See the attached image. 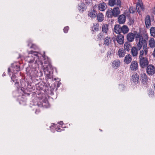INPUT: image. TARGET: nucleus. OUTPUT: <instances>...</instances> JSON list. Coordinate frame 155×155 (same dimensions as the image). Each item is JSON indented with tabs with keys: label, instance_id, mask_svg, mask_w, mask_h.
Wrapping results in <instances>:
<instances>
[{
	"label": "nucleus",
	"instance_id": "1",
	"mask_svg": "<svg viewBox=\"0 0 155 155\" xmlns=\"http://www.w3.org/2000/svg\"><path fill=\"white\" fill-rule=\"evenodd\" d=\"M136 40L138 39V41L137 45V48L138 50H140L142 47H143V51L145 52V55H146L148 54V48L147 42L149 39L148 36L147 34H141L137 33L135 36Z\"/></svg>",
	"mask_w": 155,
	"mask_h": 155
},
{
	"label": "nucleus",
	"instance_id": "2",
	"mask_svg": "<svg viewBox=\"0 0 155 155\" xmlns=\"http://www.w3.org/2000/svg\"><path fill=\"white\" fill-rule=\"evenodd\" d=\"M28 54L29 55L25 58V60L29 64L33 62L34 60H35V64H37L38 66L40 64L41 65L42 64L41 61H40L39 59V56L38 55L39 53L36 51H31L28 52Z\"/></svg>",
	"mask_w": 155,
	"mask_h": 155
},
{
	"label": "nucleus",
	"instance_id": "3",
	"mask_svg": "<svg viewBox=\"0 0 155 155\" xmlns=\"http://www.w3.org/2000/svg\"><path fill=\"white\" fill-rule=\"evenodd\" d=\"M144 54H145V52L142 50H140L139 55L140 65L142 68L146 67L148 65L149 63L148 58L143 56Z\"/></svg>",
	"mask_w": 155,
	"mask_h": 155
},
{
	"label": "nucleus",
	"instance_id": "4",
	"mask_svg": "<svg viewBox=\"0 0 155 155\" xmlns=\"http://www.w3.org/2000/svg\"><path fill=\"white\" fill-rule=\"evenodd\" d=\"M44 71L47 79H51L52 78L53 69L50 64H49L46 68L44 69Z\"/></svg>",
	"mask_w": 155,
	"mask_h": 155
},
{
	"label": "nucleus",
	"instance_id": "5",
	"mask_svg": "<svg viewBox=\"0 0 155 155\" xmlns=\"http://www.w3.org/2000/svg\"><path fill=\"white\" fill-rule=\"evenodd\" d=\"M20 67L19 65L17 64L16 63H14L12 64V66L10 68H9L8 69V72L10 75L11 74H10V71L11 70L12 72V73L15 74L17 73V72L20 70Z\"/></svg>",
	"mask_w": 155,
	"mask_h": 155
},
{
	"label": "nucleus",
	"instance_id": "6",
	"mask_svg": "<svg viewBox=\"0 0 155 155\" xmlns=\"http://www.w3.org/2000/svg\"><path fill=\"white\" fill-rule=\"evenodd\" d=\"M146 72L149 75L152 76L155 73V67L152 64L147 66Z\"/></svg>",
	"mask_w": 155,
	"mask_h": 155
},
{
	"label": "nucleus",
	"instance_id": "7",
	"mask_svg": "<svg viewBox=\"0 0 155 155\" xmlns=\"http://www.w3.org/2000/svg\"><path fill=\"white\" fill-rule=\"evenodd\" d=\"M139 65L138 62L135 61H133L131 63L130 69L131 71H135L138 70Z\"/></svg>",
	"mask_w": 155,
	"mask_h": 155
},
{
	"label": "nucleus",
	"instance_id": "8",
	"mask_svg": "<svg viewBox=\"0 0 155 155\" xmlns=\"http://www.w3.org/2000/svg\"><path fill=\"white\" fill-rule=\"evenodd\" d=\"M116 40L119 44L122 45L124 42V37L122 35L119 34L116 36Z\"/></svg>",
	"mask_w": 155,
	"mask_h": 155
},
{
	"label": "nucleus",
	"instance_id": "9",
	"mask_svg": "<svg viewBox=\"0 0 155 155\" xmlns=\"http://www.w3.org/2000/svg\"><path fill=\"white\" fill-rule=\"evenodd\" d=\"M136 35L132 32H130L127 34V39L129 42H133L135 36Z\"/></svg>",
	"mask_w": 155,
	"mask_h": 155
},
{
	"label": "nucleus",
	"instance_id": "10",
	"mask_svg": "<svg viewBox=\"0 0 155 155\" xmlns=\"http://www.w3.org/2000/svg\"><path fill=\"white\" fill-rule=\"evenodd\" d=\"M120 65V61L118 59L114 60L112 62V67L114 69H117Z\"/></svg>",
	"mask_w": 155,
	"mask_h": 155
},
{
	"label": "nucleus",
	"instance_id": "11",
	"mask_svg": "<svg viewBox=\"0 0 155 155\" xmlns=\"http://www.w3.org/2000/svg\"><path fill=\"white\" fill-rule=\"evenodd\" d=\"M131 80L136 84L139 82V75L137 73L134 74L131 76Z\"/></svg>",
	"mask_w": 155,
	"mask_h": 155
},
{
	"label": "nucleus",
	"instance_id": "12",
	"mask_svg": "<svg viewBox=\"0 0 155 155\" xmlns=\"http://www.w3.org/2000/svg\"><path fill=\"white\" fill-rule=\"evenodd\" d=\"M112 42V40L110 37L108 36L106 37L104 39V45L109 46Z\"/></svg>",
	"mask_w": 155,
	"mask_h": 155
},
{
	"label": "nucleus",
	"instance_id": "13",
	"mask_svg": "<svg viewBox=\"0 0 155 155\" xmlns=\"http://www.w3.org/2000/svg\"><path fill=\"white\" fill-rule=\"evenodd\" d=\"M145 23L147 28H149L151 25L150 17L149 15H147L145 19Z\"/></svg>",
	"mask_w": 155,
	"mask_h": 155
},
{
	"label": "nucleus",
	"instance_id": "14",
	"mask_svg": "<svg viewBox=\"0 0 155 155\" xmlns=\"http://www.w3.org/2000/svg\"><path fill=\"white\" fill-rule=\"evenodd\" d=\"M35 68H33L30 69V68H27L26 69V72L28 74L30 75L31 77H35Z\"/></svg>",
	"mask_w": 155,
	"mask_h": 155
},
{
	"label": "nucleus",
	"instance_id": "15",
	"mask_svg": "<svg viewBox=\"0 0 155 155\" xmlns=\"http://www.w3.org/2000/svg\"><path fill=\"white\" fill-rule=\"evenodd\" d=\"M109 25L107 24H104L102 27V31L104 34H107L109 30Z\"/></svg>",
	"mask_w": 155,
	"mask_h": 155
},
{
	"label": "nucleus",
	"instance_id": "16",
	"mask_svg": "<svg viewBox=\"0 0 155 155\" xmlns=\"http://www.w3.org/2000/svg\"><path fill=\"white\" fill-rule=\"evenodd\" d=\"M125 54V50L122 48H120L117 52V55L120 58H122L124 57Z\"/></svg>",
	"mask_w": 155,
	"mask_h": 155
},
{
	"label": "nucleus",
	"instance_id": "17",
	"mask_svg": "<svg viewBox=\"0 0 155 155\" xmlns=\"http://www.w3.org/2000/svg\"><path fill=\"white\" fill-rule=\"evenodd\" d=\"M114 31L117 34H120L121 32V27L119 25H116L114 26Z\"/></svg>",
	"mask_w": 155,
	"mask_h": 155
},
{
	"label": "nucleus",
	"instance_id": "18",
	"mask_svg": "<svg viewBox=\"0 0 155 155\" xmlns=\"http://www.w3.org/2000/svg\"><path fill=\"white\" fill-rule=\"evenodd\" d=\"M140 78L143 83H146L147 82V77L145 73H143L141 74Z\"/></svg>",
	"mask_w": 155,
	"mask_h": 155
},
{
	"label": "nucleus",
	"instance_id": "19",
	"mask_svg": "<svg viewBox=\"0 0 155 155\" xmlns=\"http://www.w3.org/2000/svg\"><path fill=\"white\" fill-rule=\"evenodd\" d=\"M148 46L152 48H155V40L153 38H151L149 41Z\"/></svg>",
	"mask_w": 155,
	"mask_h": 155
},
{
	"label": "nucleus",
	"instance_id": "20",
	"mask_svg": "<svg viewBox=\"0 0 155 155\" xmlns=\"http://www.w3.org/2000/svg\"><path fill=\"white\" fill-rule=\"evenodd\" d=\"M132 60V58L131 55L128 54L125 56L124 61L125 63L128 64L131 62Z\"/></svg>",
	"mask_w": 155,
	"mask_h": 155
},
{
	"label": "nucleus",
	"instance_id": "21",
	"mask_svg": "<svg viewBox=\"0 0 155 155\" xmlns=\"http://www.w3.org/2000/svg\"><path fill=\"white\" fill-rule=\"evenodd\" d=\"M126 21V17L124 15H121L118 18V21L120 24H123Z\"/></svg>",
	"mask_w": 155,
	"mask_h": 155
},
{
	"label": "nucleus",
	"instance_id": "22",
	"mask_svg": "<svg viewBox=\"0 0 155 155\" xmlns=\"http://www.w3.org/2000/svg\"><path fill=\"white\" fill-rule=\"evenodd\" d=\"M98 8L100 10L103 11L107 8V5L104 2H101L98 5Z\"/></svg>",
	"mask_w": 155,
	"mask_h": 155
},
{
	"label": "nucleus",
	"instance_id": "23",
	"mask_svg": "<svg viewBox=\"0 0 155 155\" xmlns=\"http://www.w3.org/2000/svg\"><path fill=\"white\" fill-rule=\"evenodd\" d=\"M113 16L117 17L120 13L119 8L118 7L114 8L112 9Z\"/></svg>",
	"mask_w": 155,
	"mask_h": 155
},
{
	"label": "nucleus",
	"instance_id": "24",
	"mask_svg": "<svg viewBox=\"0 0 155 155\" xmlns=\"http://www.w3.org/2000/svg\"><path fill=\"white\" fill-rule=\"evenodd\" d=\"M78 8L80 11L83 12L86 10V7L85 4L82 3L78 5Z\"/></svg>",
	"mask_w": 155,
	"mask_h": 155
},
{
	"label": "nucleus",
	"instance_id": "25",
	"mask_svg": "<svg viewBox=\"0 0 155 155\" xmlns=\"http://www.w3.org/2000/svg\"><path fill=\"white\" fill-rule=\"evenodd\" d=\"M138 49L137 47H133L132 48L131 50V53L133 56H136L138 54L137 50Z\"/></svg>",
	"mask_w": 155,
	"mask_h": 155
},
{
	"label": "nucleus",
	"instance_id": "26",
	"mask_svg": "<svg viewBox=\"0 0 155 155\" xmlns=\"http://www.w3.org/2000/svg\"><path fill=\"white\" fill-rule=\"evenodd\" d=\"M136 8L137 12H138L139 14H140L141 11L142 10H143L144 8V7L142 4H141L139 3H138L137 4L136 6Z\"/></svg>",
	"mask_w": 155,
	"mask_h": 155
},
{
	"label": "nucleus",
	"instance_id": "27",
	"mask_svg": "<svg viewBox=\"0 0 155 155\" xmlns=\"http://www.w3.org/2000/svg\"><path fill=\"white\" fill-rule=\"evenodd\" d=\"M129 29L128 27L126 25H124L121 27V32L124 34H125L128 32Z\"/></svg>",
	"mask_w": 155,
	"mask_h": 155
},
{
	"label": "nucleus",
	"instance_id": "28",
	"mask_svg": "<svg viewBox=\"0 0 155 155\" xmlns=\"http://www.w3.org/2000/svg\"><path fill=\"white\" fill-rule=\"evenodd\" d=\"M34 71L35 77L41 76L42 73L41 72V71L39 70L38 68H35Z\"/></svg>",
	"mask_w": 155,
	"mask_h": 155
},
{
	"label": "nucleus",
	"instance_id": "29",
	"mask_svg": "<svg viewBox=\"0 0 155 155\" xmlns=\"http://www.w3.org/2000/svg\"><path fill=\"white\" fill-rule=\"evenodd\" d=\"M106 15L108 18H111L113 16V13L112 8L109 9L106 13Z\"/></svg>",
	"mask_w": 155,
	"mask_h": 155
},
{
	"label": "nucleus",
	"instance_id": "30",
	"mask_svg": "<svg viewBox=\"0 0 155 155\" xmlns=\"http://www.w3.org/2000/svg\"><path fill=\"white\" fill-rule=\"evenodd\" d=\"M131 46V44L129 42H125L124 44V50L129 51L130 49Z\"/></svg>",
	"mask_w": 155,
	"mask_h": 155
},
{
	"label": "nucleus",
	"instance_id": "31",
	"mask_svg": "<svg viewBox=\"0 0 155 155\" xmlns=\"http://www.w3.org/2000/svg\"><path fill=\"white\" fill-rule=\"evenodd\" d=\"M105 34H104L103 32H100L97 35V41H101V40L104 39L105 37Z\"/></svg>",
	"mask_w": 155,
	"mask_h": 155
},
{
	"label": "nucleus",
	"instance_id": "32",
	"mask_svg": "<svg viewBox=\"0 0 155 155\" xmlns=\"http://www.w3.org/2000/svg\"><path fill=\"white\" fill-rule=\"evenodd\" d=\"M88 15L91 18H95L97 16V13L93 9L91 10Z\"/></svg>",
	"mask_w": 155,
	"mask_h": 155
},
{
	"label": "nucleus",
	"instance_id": "33",
	"mask_svg": "<svg viewBox=\"0 0 155 155\" xmlns=\"http://www.w3.org/2000/svg\"><path fill=\"white\" fill-rule=\"evenodd\" d=\"M93 30V33L94 31H98L99 30V24L97 23L94 24L93 26L92 27Z\"/></svg>",
	"mask_w": 155,
	"mask_h": 155
},
{
	"label": "nucleus",
	"instance_id": "34",
	"mask_svg": "<svg viewBox=\"0 0 155 155\" xmlns=\"http://www.w3.org/2000/svg\"><path fill=\"white\" fill-rule=\"evenodd\" d=\"M97 18L99 21L101 22L104 20V15L102 13H99L97 15Z\"/></svg>",
	"mask_w": 155,
	"mask_h": 155
},
{
	"label": "nucleus",
	"instance_id": "35",
	"mask_svg": "<svg viewBox=\"0 0 155 155\" xmlns=\"http://www.w3.org/2000/svg\"><path fill=\"white\" fill-rule=\"evenodd\" d=\"M150 31L151 35L153 37H155V27H151Z\"/></svg>",
	"mask_w": 155,
	"mask_h": 155
},
{
	"label": "nucleus",
	"instance_id": "36",
	"mask_svg": "<svg viewBox=\"0 0 155 155\" xmlns=\"http://www.w3.org/2000/svg\"><path fill=\"white\" fill-rule=\"evenodd\" d=\"M109 4L111 6H114L115 5V0H109Z\"/></svg>",
	"mask_w": 155,
	"mask_h": 155
},
{
	"label": "nucleus",
	"instance_id": "37",
	"mask_svg": "<svg viewBox=\"0 0 155 155\" xmlns=\"http://www.w3.org/2000/svg\"><path fill=\"white\" fill-rule=\"evenodd\" d=\"M28 46L31 48H34L35 49H36L37 48L35 45L32 44L31 43L28 42Z\"/></svg>",
	"mask_w": 155,
	"mask_h": 155
},
{
	"label": "nucleus",
	"instance_id": "38",
	"mask_svg": "<svg viewBox=\"0 0 155 155\" xmlns=\"http://www.w3.org/2000/svg\"><path fill=\"white\" fill-rule=\"evenodd\" d=\"M21 84V86L22 87H25V81L22 80V81H20Z\"/></svg>",
	"mask_w": 155,
	"mask_h": 155
},
{
	"label": "nucleus",
	"instance_id": "39",
	"mask_svg": "<svg viewBox=\"0 0 155 155\" xmlns=\"http://www.w3.org/2000/svg\"><path fill=\"white\" fill-rule=\"evenodd\" d=\"M135 9L133 8L132 7H130L129 9V11L130 13H133L134 12Z\"/></svg>",
	"mask_w": 155,
	"mask_h": 155
},
{
	"label": "nucleus",
	"instance_id": "40",
	"mask_svg": "<svg viewBox=\"0 0 155 155\" xmlns=\"http://www.w3.org/2000/svg\"><path fill=\"white\" fill-rule=\"evenodd\" d=\"M47 105H48V102L47 100L45 101V102H43L42 104V106H43L45 107H48V106Z\"/></svg>",
	"mask_w": 155,
	"mask_h": 155
},
{
	"label": "nucleus",
	"instance_id": "41",
	"mask_svg": "<svg viewBox=\"0 0 155 155\" xmlns=\"http://www.w3.org/2000/svg\"><path fill=\"white\" fill-rule=\"evenodd\" d=\"M154 92L153 91L150 90L149 92V95L150 97H152L154 95Z\"/></svg>",
	"mask_w": 155,
	"mask_h": 155
},
{
	"label": "nucleus",
	"instance_id": "42",
	"mask_svg": "<svg viewBox=\"0 0 155 155\" xmlns=\"http://www.w3.org/2000/svg\"><path fill=\"white\" fill-rule=\"evenodd\" d=\"M16 78L15 75L14 74L11 77L12 80L13 82H15V81H17L16 79H15Z\"/></svg>",
	"mask_w": 155,
	"mask_h": 155
},
{
	"label": "nucleus",
	"instance_id": "43",
	"mask_svg": "<svg viewBox=\"0 0 155 155\" xmlns=\"http://www.w3.org/2000/svg\"><path fill=\"white\" fill-rule=\"evenodd\" d=\"M121 1L120 0H117V2L115 1V5H116L117 6H120L121 5Z\"/></svg>",
	"mask_w": 155,
	"mask_h": 155
},
{
	"label": "nucleus",
	"instance_id": "44",
	"mask_svg": "<svg viewBox=\"0 0 155 155\" xmlns=\"http://www.w3.org/2000/svg\"><path fill=\"white\" fill-rule=\"evenodd\" d=\"M69 28L68 26L65 27L64 29V31L65 33H67L68 32V31L69 29Z\"/></svg>",
	"mask_w": 155,
	"mask_h": 155
},
{
	"label": "nucleus",
	"instance_id": "45",
	"mask_svg": "<svg viewBox=\"0 0 155 155\" xmlns=\"http://www.w3.org/2000/svg\"><path fill=\"white\" fill-rule=\"evenodd\" d=\"M15 83V86L18 88L19 87V83L17 81H15V82H14Z\"/></svg>",
	"mask_w": 155,
	"mask_h": 155
},
{
	"label": "nucleus",
	"instance_id": "46",
	"mask_svg": "<svg viewBox=\"0 0 155 155\" xmlns=\"http://www.w3.org/2000/svg\"><path fill=\"white\" fill-rule=\"evenodd\" d=\"M152 55L153 57L155 58V48L154 49V50L152 53Z\"/></svg>",
	"mask_w": 155,
	"mask_h": 155
},
{
	"label": "nucleus",
	"instance_id": "47",
	"mask_svg": "<svg viewBox=\"0 0 155 155\" xmlns=\"http://www.w3.org/2000/svg\"><path fill=\"white\" fill-rule=\"evenodd\" d=\"M40 112V110L39 109H36V111L35 112V113L36 114H38V113L39 112Z\"/></svg>",
	"mask_w": 155,
	"mask_h": 155
},
{
	"label": "nucleus",
	"instance_id": "48",
	"mask_svg": "<svg viewBox=\"0 0 155 155\" xmlns=\"http://www.w3.org/2000/svg\"><path fill=\"white\" fill-rule=\"evenodd\" d=\"M152 12L153 14L155 15V7L153 8Z\"/></svg>",
	"mask_w": 155,
	"mask_h": 155
},
{
	"label": "nucleus",
	"instance_id": "49",
	"mask_svg": "<svg viewBox=\"0 0 155 155\" xmlns=\"http://www.w3.org/2000/svg\"><path fill=\"white\" fill-rule=\"evenodd\" d=\"M124 85H123V84H121L120 85V88H121V87H123V88H124ZM122 90H123L124 89H123Z\"/></svg>",
	"mask_w": 155,
	"mask_h": 155
},
{
	"label": "nucleus",
	"instance_id": "50",
	"mask_svg": "<svg viewBox=\"0 0 155 155\" xmlns=\"http://www.w3.org/2000/svg\"><path fill=\"white\" fill-rule=\"evenodd\" d=\"M111 53L110 51H108L107 52V55L109 56L110 57V55H111Z\"/></svg>",
	"mask_w": 155,
	"mask_h": 155
},
{
	"label": "nucleus",
	"instance_id": "51",
	"mask_svg": "<svg viewBox=\"0 0 155 155\" xmlns=\"http://www.w3.org/2000/svg\"><path fill=\"white\" fill-rule=\"evenodd\" d=\"M55 130H56L57 131H60V128H56V129Z\"/></svg>",
	"mask_w": 155,
	"mask_h": 155
},
{
	"label": "nucleus",
	"instance_id": "52",
	"mask_svg": "<svg viewBox=\"0 0 155 155\" xmlns=\"http://www.w3.org/2000/svg\"><path fill=\"white\" fill-rule=\"evenodd\" d=\"M58 124L61 125H62L63 124V123L62 121H61L60 122H59Z\"/></svg>",
	"mask_w": 155,
	"mask_h": 155
},
{
	"label": "nucleus",
	"instance_id": "53",
	"mask_svg": "<svg viewBox=\"0 0 155 155\" xmlns=\"http://www.w3.org/2000/svg\"><path fill=\"white\" fill-rule=\"evenodd\" d=\"M85 3H86V5H89L90 4V2H87L86 1Z\"/></svg>",
	"mask_w": 155,
	"mask_h": 155
},
{
	"label": "nucleus",
	"instance_id": "54",
	"mask_svg": "<svg viewBox=\"0 0 155 155\" xmlns=\"http://www.w3.org/2000/svg\"><path fill=\"white\" fill-rule=\"evenodd\" d=\"M5 73H3V74H2V76H5Z\"/></svg>",
	"mask_w": 155,
	"mask_h": 155
},
{
	"label": "nucleus",
	"instance_id": "55",
	"mask_svg": "<svg viewBox=\"0 0 155 155\" xmlns=\"http://www.w3.org/2000/svg\"><path fill=\"white\" fill-rule=\"evenodd\" d=\"M100 130L101 131H102V130H101L100 129Z\"/></svg>",
	"mask_w": 155,
	"mask_h": 155
}]
</instances>
